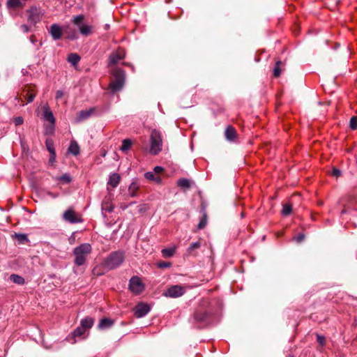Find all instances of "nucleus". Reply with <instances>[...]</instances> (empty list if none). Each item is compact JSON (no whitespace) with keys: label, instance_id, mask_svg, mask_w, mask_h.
Masks as SVG:
<instances>
[{"label":"nucleus","instance_id":"obj_1","mask_svg":"<svg viewBox=\"0 0 357 357\" xmlns=\"http://www.w3.org/2000/svg\"><path fill=\"white\" fill-rule=\"evenodd\" d=\"M92 251L91 245L89 243H82L73 250L75 255L74 263L78 266H82L85 264L86 258Z\"/></svg>","mask_w":357,"mask_h":357},{"label":"nucleus","instance_id":"obj_2","mask_svg":"<svg viewBox=\"0 0 357 357\" xmlns=\"http://www.w3.org/2000/svg\"><path fill=\"white\" fill-rule=\"evenodd\" d=\"M113 79L110 82L109 87L112 92L114 93L120 91L125 83V72L119 68H114L112 70Z\"/></svg>","mask_w":357,"mask_h":357},{"label":"nucleus","instance_id":"obj_3","mask_svg":"<svg viewBox=\"0 0 357 357\" xmlns=\"http://www.w3.org/2000/svg\"><path fill=\"white\" fill-rule=\"evenodd\" d=\"M162 149V132L153 129L150 136V153L153 155H158Z\"/></svg>","mask_w":357,"mask_h":357},{"label":"nucleus","instance_id":"obj_4","mask_svg":"<svg viewBox=\"0 0 357 357\" xmlns=\"http://www.w3.org/2000/svg\"><path fill=\"white\" fill-rule=\"evenodd\" d=\"M124 257L122 251L113 252L105 259L104 266L108 269H114L123 262Z\"/></svg>","mask_w":357,"mask_h":357},{"label":"nucleus","instance_id":"obj_5","mask_svg":"<svg viewBox=\"0 0 357 357\" xmlns=\"http://www.w3.org/2000/svg\"><path fill=\"white\" fill-rule=\"evenodd\" d=\"M84 15H78L73 16L71 20V22L74 25L77 26L79 29V33L81 35L84 36H89L93 33L94 26L89 24H86L84 23Z\"/></svg>","mask_w":357,"mask_h":357},{"label":"nucleus","instance_id":"obj_6","mask_svg":"<svg viewBox=\"0 0 357 357\" xmlns=\"http://www.w3.org/2000/svg\"><path fill=\"white\" fill-rule=\"evenodd\" d=\"M213 314V312L211 310L200 307L195 312L193 319L197 323H204L209 321Z\"/></svg>","mask_w":357,"mask_h":357},{"label":"nucleus","instance_id":"obj_7","mask_svg":"<svg viewBox=\"0 0 357 357\" xmlns=\"http://www.w3.org/2000/svg\"><path fill=\"white\" fill-rule=\"evenodd\" d=\"M145 289L144 284L138 276H132L129 281V289L136 295L140 294Z\"/></svg>","mask_w":357,"mask_h":357},{"label":"nucleus","instance_id":"obj_8","mask_svg":"<svg viewBox=\"0 0 357 357\" xmlns=\"http://www.w3.org/2000/svg\"><path fill=\"white\" fill-rule=\"evenodd\" d=\"M185 289L181 285H173L169 287L162 294L165 297L169 298H178L184 294Z\"/></svg>","mask_w":357,"mask_h":357},{"label":"nucleus","instance_id":"obj_9","mask_svg":"<svg viewBox=\"0 0 357 357\" xmlns=\"http://www.w3.org/2000/svg\"><path fill=\"white\" fill-rule=\"evenodd\" d=\"M63 219L66 222L75 224L82 222V217L72 208L67 209L63 214Z\"/></svg>","mask_w":357,"mask_h":357},{"label":"nucleus","instance_id":"obj_10","mask_svg":"<svg viewBox=\"0 0 357 357\" xmlns=\"http://www.w3.org/2000/svg\"><path fill=\"white\" fill-rule=\"evenodd\" d=\"M27 13L29 14V21L33 24L39 22L43 15V13L42 12L41 9L36 6L31 7L27 10Z\"/></svg>","mask_w":357,"mask_h":357},{"label":"nucleus","instance_id":"obj_11","mask_svg":"<svg viewBox=\"0 0 357 357\" xmlns=\"http://www.w3.org/2000/svg\"><path fill=\"white\" fill-rule=\"evenodd\" d=\"M126 56V52L123 48L119 47L111 53L109 57V66H113L123 60Z\"/></svg>","mask_w":357,"mask_h":357},{"label":"nucleus","instance_id":"obj_12","mask_svg":"<svg viewBox=\"0 0 357 357\" xmlns=\"http://www.w3.org/2000/svg\"><path fill=\"white\" fill-rule=\"evenodd\" d=\"M150 306L145 303H139L134 309V314L137 318L146 316L150 311Z\"/></svg>","mask_w":357,"mask_h":357},{"label":"nucleus","instance_id":"obj_13","mask_svg":"<svg viewBox=\"0 0 357 357\" xmlns=\"http://www.w3.org/2000/svg\"><path fill=\"white\" fill-rule=\"evenodd\" d=\"M36 94V93L34 86H26L23 90V96L26 100L27 103H30L33 101Z\"/></svg>","mask_w":357,"mask_h":357},{"label":"nucleus","instance_id":"obj_14","mask_svg":"<svg viewBox=\"0 0 357 357\" xmlns=\"http://www.w3.org/2000/svg\"><path fill=\"white\" fill-rule=\"evenodd\" d=\"M50 33L54 40H59L61 38L63 31L61 27L57 24H53L50 26Z\"/></svg>","mask_w":357,"mask_h":357},{"label":"nucleus","instance_id":"obj_15","mask_svg":"<svg viewBox=\"0 0 357 357\" xmlns=\"http://www.w3.org/2000/svg\"><path fill=\"white\" fill-rule=\"evenodd\" d=\"M24 6L25 3L22 0H6V6L8 9H20Z\"/></svg>","mask_w":357,"mask_h":357},{"label":"nucleus","instance_id":"obj_16","mask_svg":"<svg viewBox=\"0 0 357 357\" xmlns=\"http://www.w3.org/2000/svg\"><path fill=\"white\" fill-rule=\"evenodd\" d=\"M225 136L228 141L234 142L237 137L236 129L231 126H228L225 129Z\"/></svg>","mask_w":357,"mask_h":357},{"label":"nucleus","instance_id":"obj_17","mask_svg":"<svg viewBox=\"0 0 357 357\" xmlns=\"http://www.w3.org/2000/svg\"><path fill=\"white\" fill-rule=\"evenodd\" d=\"M114 208V206L112 202L111 195L105 197L102 202V210L111 213Z\"/></svg>","mask_w":357,"mask_h":357},{"label":"nucleus","instance_id":"obj_18","mask_svg":"<svg viewBox=\"0 0 357 357\" xmlns=\"http://www.w3.org/2000/svg\"><path fill=\"white\" fill-rule=\"evenodd\" d=\"M95 108L91 107L89 109L81 110L77 114V121H82L89 119L94 113Z\"/></svg>","mask_w":357,"mask_h":357},{"label":"nucleus","instance_id":"obj_19","mask_svg":"<svg viewBox=\"0 0 357 357\" xmlns=\"http://www.w3.org/2000/svg\"><path fill=\"white\" fill-rule=\"evenodd\" d=\"M43 117L44 119L52 124V126H54L55 123V118L52 112L50 109L48 107H45L43 109Z\"/></svg>","mask_w":357,"mask_h":357},{"label":"nucleus","instance_id":"obj_20","mask_svg":"<svg viewBox=\"0 0 357 357\" xmlns=\"http://www.w3.org/2000/svg\"><path fill=\"white\" fill-rule=\"evenodd\" d=\"M68 152L73 155H78L80 152V148L77 142L75 140L70 141V146L68 147Z\"/></svg>","mask_w":357,"mask_h":357},{"label":"nucleus","instance_id":"obj_21","mask_svg":"<svg viewBox=\"0 0 357 357\" xmlns=\"http://www.w3.org/2000/svg\"><path fill=\"white\" fill-rule=\"evenodd\" d=\"M121 177L119 174L114 173L110 175L107 184L112 188H116L119 185Z\"/></svg>","mask_w":357,"mask_h":357},{"label":"nucleus","instance_id":"obj_22","mask_svg":"<svg viewBox=\"0 0 357 357\" xmlns=\"http://www.w3.org/2000/svg\"><path fill=\"white\" fill-rule=\"evenodd\" d=\"M114 324V321L109 318H103L102 319L99 324H98V328L100 329H105L109 328L111 326H112Z\"/></svg>","mask_w":357,"mask_h":357},{"label":"nucleus","instance_id":"obj_23","mask_svg":"<svg viewBox=\"0 0 357 357\" xmlns=\"http://www.w3.org/2000/svg\"><path fill=\"white\" fill-rule=\"evenodd\" d=\"M283 67H284V63L282 61H278L275 63L274 68H273V75H274V77H278L280 76L281 73L282 72V70L284 69Z\"/></svg>","mask_w":357,"mask_h":357},{"label":"nucleus","instance_id":"obj_24","mask_svg":"<svg viewBox=\"0 0 357 357\" xmlns=\"http://www.w3.org/2000/svg\"><path fill=\"white\" fill-rule=\"evenodd\" d=\"M139 185L137 182L133 181L130 183L128 188V193L130 197H134L137 196V192L139 190Z\"/></svg>","mask_w":357,"mask_h":357},{"label":"nucleus","instance_id":"obj_25","mask_svg":"<svg viewBox=\"0 0 357 357\" xmlns=\"http://www.w3.org/2000/svg\"><path fill=\"white\" fill-rule=\"evenodd\" d=\"M93 319L91 317H86L81 321V326L86 331L93 326Z\"/></svg>","mask_w":357,"mask_h":357},{"label":"nucleus","instance_id":"obj_26","mask_svg":"<svg viewBox=\"0 0 357 357\" xmlns=\"http://www.w3.org/2000/svg\"><path fill=\"white\" fill-rule=\"evenodd\" d=\"M132 145V142L130 139H125L122 141V144L120 148V150L123 152H126L130 150Z\"/></svg>","mask_w":357,"mask_h":357},{"label":"nucleus","instance_id":"obj_27","mask_svg":"<svg viewBox=\"0 0 357 357\" xmlns=\"http://www.w3.org/2000/svg\"><path fill=\"white\" fill-rule=\"evenodd\" d=\"M177 185L183 189H188L190 188V182L185 178H179L177 181Z\"/></svg>","mask_w":357,"mask_h":357},{"label":"nucleus","instance_id":"obj_28","mask_svg":"<svg viewBox=\"0 0 357 357\" xmlns=\"http://www.w3.org/2000/svg\"><path fill=\"white\" fill-rule=\"evenodd\" d=\"M68 61L73 66H76L80 61V56L77 54H70L68 56Z\"/></svg>","mask_w":357,"mask_h":357},{"label":"nucleus","instance_id":"obj_29","mask_svg":"<svg viewBox=\"0 0 357 357\" xmlns=\"http://www.w3.org/2000/svg\"><path fill=\"white\" fill-rule=\"evenodd\" d=\"M10 280L14 283L18 284H24L25 282L24 279L22 276L17 275V274H12L10 275Z\"/></svg>","mask_w":357,"mask_h":357},{"label":"nucleus","instance_id":"obj_30","mask_svg":"<svg viewBox=\"0 0 357 357\" xmlns=\"http://www.w3.org/2000/svg\"><path fill=\"white\" fill-rule=\"evenodd\" d=\"M45 145L50 153H53V155H54L55 149L53 140L52 139H47L45 141Z\"/></svg>","mask_w":357,"mask_h":357},{"label":"nucleus","instance_id":"obj_31","mask_svg":"<svg viewBox=\"0 0 357 357\" xmlns=\"http://www.w3.org/2000/svg\"><path fill=\"white\" fill-rule=\"evenodd\" d=\"M175 251V248H166L162 250V254L164 257H171L174 255Z\"/></svg>","mask_w":357,"mask_h":357},{"label":"nucleus","instance_id":"obj_32","mask_svg":"<svg viewBox=\"0 0 357 357\" xmlns=\"http://www.w3.org/2000/svg\"><path fill=\"white\" fill-rule=\"evenodd\" d=\"M56 180L64 183H69L71 182L72 178L69 174H64L62 176L56 178Z\"/></svg>","mask_w":357,"mask_h":357},{"label":"nucleus","instance_id":"obj_33","mask_svg":"<svg viewBox=\"0 0 357 357\" xmlns=\"http://www.w3.org/2000/svg\"><path fill=\"white\" fill-rule=\"evenodd\" d=\"M292 211V206L289 204H285L283 205L282 210V214L284 216L289 215Z\"/></svg>","mask_w":357,"mask_h":357},{"label":"nucleus","instance_id":"obj_34","mask_svg":"<svg viewBox=\"0 0 357 357\" xmlns=\"http://www.w3.org/2000/svg\"><path fill=\"white\" fill-rule=\"evenodd\" d=\"M206 225H207V215L204 213L203 214L202 218L199 220V224L197 225V228L199 229H204L206 226Z\"/></svg>","mask_w":357,"mask_h":357},{"label":"nucleus","instance_id":"obj_35","mask_svg":"<svg viewBox=\"0 0 357 357\" xmlns=\"http://www.w3.org/2000/svg\"><path fill=\"white\" fill-rule=\"evenodd\" d=\"M86 332L85 328H84L82 326L77 327L73 332V335L75 337H80L83 335Z\"/></svg>","mask_w":357,"mask_h":357},{"label":"nucleus","instance_id":"obj_36","mask_svg":"<svg viewBox=\"0 0 357 357\" xmlns=\"http://www.w3.org/2000/svg\"><path fill=\"white\" fill-rule=\"evenodd\" d=\"M201 246V244L199 242H195V243H191V245H190V247L188 248V252L189 254H191V252L195 250V249H197V248H199Z\"/></svg>","mask_w":357,"mask_h":357},{"label":"nucleus","instance_id":"obj_37","mask_svg":"<svg viewBox=\"0 0 357 357\" xmlns=\"http://www.w3.org/2000/svg\"><path fill=\"white\" fill-rule=\"evenodd\" d=\"M317 340L321 347H323L326 344V338L324 335L317 334Z\"/></svg>","mask_w":357,"mask_h":357},{"label":"nucleus","instance_id":"obj_38","mask_svg":"<svg viewBox=\"0 0 357 357\" xmlns=\"http://www.w3.org/2000/svg\"><path fill=\"white\" fill-rule=\"evenodd\" d=\"M350 128L352 130H355L357 128V117L356 116H352L350 119Z\"/></svg>","mask_w":357,"mask_h":357},{"label":"nucleus","instance_id":"obj_39","mask_svg":"<svg viewBox=\"0 0 357 357\" xmlns=\"http://www.w3.org/2000/svg\"><path fill=\"white\" fill-rule=\"evenodd\" d=\"M144 177L149 181H153L155 179V174L152 172H147L144 174Z\"/></svg>","mask_w":357,"mask_h":357},{"label":"nucleus","instance_id":"obj_40","mask_svg":"<svg viewBox=\"0 0 357 357\" xmlns=\"http://www.w3.org/2000/svg\"><path fill=\"white\" fill-rule=\"evenodd\" d=\"M305 236L303 234H298L297 236L293 238V240L297 243H301L303 241Z\"/></svg>","mask_w":357,"mask_h":357},{"label":"nucleus","instance_id":"obj_41","mask_svg":"<svg viewBox=\"0 0 357 357\" xmlns=\"http://www.w3.org/2000/svg\"><path fill=\"white\" fill-rule=\"evenodd\" d=\"M16 126L22 125L24 122L23 118L21 116L15 117L14 119Z\"/></svg>","mask_w":357,"mask_h":357},{"label":"nucleus","instance_id":"obj_42","mask_svg":"<svg viewBox=\"0 0 357 357\" xmlns=\"http://www.w3.org/2000/svg\"><path fill=\"white\" fill-rule=\"evenodd\" d=\"M64 95V93L63 91L61 90H58L56 92V96H55V98L58 100L59 99H61Z\"/></svg>","mask_w":357,"mask_h":357},{"label":"nucleus","instance_id":"obj_43","mask_svg":"<svg viewBox=\"0 0 357 357\" xmlns=\"http://www.w3.org/2000/svg\"><path fill=\"white\" fill-rule=\"evenodd\" d=\"M67 38L68 39H70V40H75V39H77V36L76 34V33L75 31H72L71 33H69L68 36H67Z\"/></svg>","mask_w":357,"mask_h":357},{"label":"nucleus","instance_id":"obj_44","mask_svg":"<svg viewBox=\"0 0 357 357\" xmlns=\"http://www.w3.org/2000/svg\"><path fill=\"white\" fill-rule=\"evenodd\" d=\"M162 171H163V168L162 167H160V166H156L153 169V172H154L153 173H155V174H160Z\"/></svg>","mask_w":357,"mask_h":357},{"label":"nucleus","instance_id":"obj_45","mask_svg":"<svg viewBox=\"0 0 357 357\" xmlns=\"http://www.w3.org/2000/svg\"><path fill=\"white\" fill-rule=\"evenodd\" d=\"M159 266L161 268H167L170 266V263L168 262H162L159 264Z\"/></svg>","mask_w":357,"mask_h":357},{"label":"nucleus","instance_id":"obj_46","mask_svg":"<svg viewBox=\"0 0 357 357\" xmlns=\"http://www.w3.org/2000/svg\"><path fill=\"white\" fill-rule=\"evenodd\" d=\"M50 162H53L55 161V158H56V152H54V155H53V153H50Z\"/></svg>","mask_w":357,"mask_h":357},{"label":"nucleus","instance_id":"obj_47","mask_svg":"<svg viewBox=\"0 0 357 357\" xmlns=\"http://www.w3.org/2000/svg\"><path fill=\"white\" fill-rule=\"evenodd\" d=\"M153 181H155L157 183H159L161 182V178L159 176H155V179H153Z\"/></svg>","mask_w":357,"mask_h":357},{"label":"nucleus","instance_id":"obj_48","mask_svg":"<svg viewBox=\"0 0 357 357\" xmlns=\"http://www.w3.org/2000/svg\"><path fill=\"white\" fill-rule=\"evenodd\" d=\"M333 174H334L335 176H339V175L340 174V170H338V169H333Z\"/></svg>","mask_w":357,"mask_h":357},{"label":"nucleus","instance_id":"obj_49","mask_svg":"<svg viewBox=\"0 0 357 357\" xmlns=\"http://www.w3.org/2000/svg\"><path fill=\"white\" fill-rule=\"evenodd\" d=\"M20 238L22 240L26 238V236L24 234L20 235Z\"/></svg>","mask_w":357,"mask_h":357}]
</instances>
